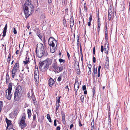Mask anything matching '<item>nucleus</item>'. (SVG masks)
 Here are the masks:
<instances>
[{"mask_svg": "<svg viewBox=\"0 0 130 130\" xmlns=\"http://www.w3.org/2000/svg\"><path fill=\"white\" fill-rule=\"evenodd\" d=\"M59 106H60L59 104L58 103H56V112H58V110L59 109Z\"/></svg>", "mask_w": 130, "mask_h": 130, "instance_id": "26", "label": "nucleus"}, {"mask_svg": "<svg viewBox=\"0 0 130 130\" xmlns=\"http://www.w3.org/2000/svg\"><path fill=\"white\" fill-rule=\"evenodd\" d=\"M37 35L43 43H45L46 41L45 38L44 36L42 38V35L39 33H37Z\"/></svg>", "mask_w": 130, "mask_h": 130, "instance_id": "16", "label": "nucleus"}, {"mask_svg": "<svg viewBox=\"0 0 130 130\" xmlns=\"http://www.w3.org/2000/svg\"><path fill=\"white\" fill-rule=\"evenodd\" d=\"M74 22V18L73 16H72L70 19V23Z\"/></svg>", "mask_w": 130, "mask_h": 130, "instance_id": "36", "label": "nucleus"}, {"mask_svg": "<svg viewBox=\"0 0 130 130\" xmlns=\"http://www.w3.org/2000/svg\"><path fill=\"white\" fill-rule=\"evenodd\" d=\"M27 113L29 119L31 117V110L29 109H28L27 110Z\"/></svg>", "mask_w": 130, "mask_h": 130, "instance_id": "23", "label": "nucleus"}, {"mask_svg": "<svg viewBox=\"0 0 130 130\" xmlns=\"http://www.w3.org/2000/svg\"><path fill=\"white\" fill-rule=\"evenodd\" d=\"M61 76H60L58 77L57 79V80L58 82H60L61 81Z\"/></svg>", "mask_w": 130, "mask_h": 130, "instance_id": "45", "label": "nucleus"}, {"mask_svg": "<svg viewBox=\"0 0 130 130\" xmlns=\"http://www.w3.org/2000/svg\"><path fill=\"white\" fill-rule=\"evenodd\" d=\"M23 88L21 86L18 85L15 88L14 93V100L15 101L19 100L23 93Z\"/></svg>", "mask_w": 130, "mask_h": 130, "instance_id": "4", "label": "nucleus"}, {"mask_svg": "<svg viewBox=\"0 0 130 130\" xmlns=\"http://www.w3.org/2000/svg\"><path fill=\"white\" fill-rule=\"evenodd\" d=\"M37 46L36 54L38 57L40 58L48 55L47 51L44 49L43 44H40L39 45L37 44Z\"/></svg>", "mask_w": 130, "mask_h": 130, "instance_id": "2", "label": "nucleus"}, {"mask_svg": "<svg viewBox=\"0 0 130 130\" xmlns=\"http://www.w3.org/2000/svg\"><path fill=\"white\" fill-rule=\"evenodd\" d=\"M11 54L10 53H9L8 55L7 58H11Z\"/></svg>", "mask_w": 130, "mask_h": 130, "instance_id": "53", "label": "nucleus"}, {"mask_svg": "<svg viewBox=\"0 0 130 130\" xmlns=\"http://www.w3.org/2000/svg\"><path fill=\"white\" fill-rule=\"evenodd\" d=\"M79 126L80 127H81V126H83V124H81V121H80V120H79Z\"/></svg>", "mask_w": 130, "mask_h": 130, "instance_id": "57", "label": "nucleus"}, {"mask_svg": "<svg viewBox=\"0 0 130 130\" xmlns=\"http://www.w3.org/2000/svg\"><path fill=\"white\" fill-rule=\"evenodd\" d=\"M84 95H82L80 97V101H81L82 102H83V101H84Z\"/></svg>", "mask_w": 130, "mask_h": 130, "instance_id": "35", "label": "nucleus"}, {"mask_svg": "<svg viewBox=\"0 0 130 130\" xmlns=\"http://www.w3.org/2000/svg\"><path fill=\"white\" fill-rule=\"evenodd\" d=\"M36 115L35 114H33V121H36Z\"/></svg>", "mask_w": 130, "mask_h": 130, "instance_id": "41", "label": "nucleus"}, {"mask_svg": "<svg viewBox=\"0 0 130 130\" xmlns=\"http://www.w3.org/2000/svg\"><path fill=\"white\" fill-rule=\"evenodd\" d=\"M84 11L87 12L88 11V9L87 7V4L85 3L84 5Z\"/></svg>", "mask_w": 130, "mask_h": 130, "instance_id": "27", "label": "nucleus"}, {"mask_svg": "<svg viewBox=\"0 0 130 130\" xmlns=\"http://www.w3.org/2000/svg\"><path fill=\"white\" fill-rule=\"evenodd\" d=\"M3 107V102H0V109L2 110Z\"/></svg>", "mask_w": 130, "mask_h": 130, "instance_id": "42", "label": "nucleus"}, {"mask_svg": "<svg viewBox=\"0 0 130 130\" xmlns=\"http://www.w3.org/2000/svg\"><path fill=\"white\" fill-rule=\"evenodd\" d=\"M19 112V108H17L15 109L13 112V115L14 117H16Z\"/></svg>", "mask_w": 130, "mask_h": 130, "instance_id": "20", "label": "nucleus"}, {"mask_svg": "<svg viewBox=\"0 0 130 130\" xmlns=\"http://www.w3.org/2000/svg\"><path fill=\"white\" fill-rule=\"evenodd\" d=\"M101 52H102L103 53V52L104 51V47L103 45H101Z\"/></svg>", "mask_w": 130, "mask_h": 130, "instance_id": "47", "label": "nucleus"}, {"mask_svg": "<svg viewBox=\"0 0 130 130\" xmlns=\"http://www.w3.org/2000/svg\"><path fill=\"white\" fill-rule=\"evenodd\" d=\"M36 121H33L31 124V126L33 128L35 127L36 125Z\"/></svg>", "mask_w": 130, "mask_h": 130, "instance_id": "24", "label": "nucleus"}, {"mask_svg": "<svg viewBox=\"0 0 130 130\" xmlns=\"http://www.w3.org/2000/svg\"><path fill=\"white\" fill-rule=\"evenodd\" d=\"M55 81L52 78H50L48 80V84L50 87H51L54 84Z\"/></svg>", "mask_w": 130, "mask_h": 130, "instance_id": "15", "label": "nucleus"}, {"mask_svg": "<svg viewBox=\"0 0 130 130\" xmlns=\"http://www.w3.org/2000/svg\"><path fill=\"white\" fill-rule=\"evenodd\" d=\"M106 32H107V34L108 33V32L107 31V25L106 24V25H105V33H106Z\"/></svg>", "mask_w": 130, "mask_h": 130, "instance_id": "38", "label": "nucleus"}, {"mask_svg": "<svg viewBox=\"0 0 130 130\" xmlns=\"http://www.w3.org/2000/svg\"><path fill=\"white\" fill-rule=\"evenodd\" d=\"M34 78L36 85H38L39 80V72L38 68H35L34 71Z\"/></svg>", "mask_w": 130, "mask_h": 130, "instance_id": "9", "label": "nucleus"}, {"mask_svg": "<svg viewBox=\"0 0 130 130\" xmlns=\"http://www.w3.org/2000/svg\"><path fill=\"white\" fill-rule=\"evenodd\" d=\"M79 87V83L77 81L75 80V84H74V87Z\"/></svg>", "mask_w": 130, "mask_h": 130, "instance_id": "25", "label": "nucleus"}, {"mask_svg": "<svg viewBox=\"0 0 130 130\" xmlns=\"http://www.w3.org/2000/svg\"><path fill=\"white\" fill-rule=\"evenodd\" d=\"M96 60V58L95 57H94V55L93 58V63H94L95 62Z\"/></svg>", "mask_w": 130, "mask_h": 130, "instance_id": "48", "label": "nucleus"}, {"mask_svg": "<svg viewBox=\"0 0 130 130\" xmlns=\"http://www.w3.org/2000/svg\"><path fill=\"white\" fill-rule=\"evenodd\" d=\"M12 84V83H9L8 85V88L5 91V97L7 99L9 100L11 99L12 94H11V91Z\"/></svg>", "mask_w": 130, "mask_h": 130, "instance_id": "6", "label": "nucleus"}, {"mask_svg": "<svg viewBox=\"0 0 130 130\" xmlns=\"http://www.w3.org/2000/svg\"><path fill=\"white\" fill-rule=\"evenodd\" d=\"M108 50H109L108 46V45L107 48H104L105 52L107 55L108 54Z\"/></svg>", "mask_w": 130, "mask_h": 130, "instance_id": "30", "label": "nucleus"}, {"mask_svg": "<svg viewBox=\"0 0 130 130\" xmlns=\"http://www.w3.org/2000/svg\"><path fill=\"white\" fill-rule=\"evenodd\" d=\"M47 119H50L51 117L50 115L49 114H47Z\"/></svg>", "mask_w": 130, "mask_h": 130, "instance_id": "61", "label": "nucleus"}, {"mask_svg": "<svg viewBox=\"0 0 130 130\" xmlns=\"http://www.w3.org/2000/svg\"><path fill=\"white\" fill-rule=\"evenodd\" d=\"M89 68V71L88 73V75H89L91 74V68Z\"/></svg>", "mask_w": 130, "mask_h": 130, "instance_id": "37", "label": "nucleus"}, {"mask_svg": "<svg viewBox=\"0 0 130 130\" xmlns=\"http://www.w3.org/2000/svg\"><path fill=\"white\" fill-rule=\"evenodd\" d=\"M13 33L14 34H15L17 33V31L15 28H13Z\"/></svg>", "mask_w": 130, "mask_h": 130, "instance_id": "50", "label": "nucleus"}, {"mask_svg": "<svg viewBox=\"0 0 130 130\" xmlns=\"http://www.w3.org/2000/svg\"><path fill=\"white\" fill-rule=\"evenodd\" d=\"M60 126H57L56 127V130H60Z\"/></svg>", "mask_w": 130, "mask_h": 130, "instance_id": "59", "label": "nucleus"}, {"mask_svg": "<svg viewBox=\"0 0 130 130\" xmlns=\"http://www.w3.org/2000/svg\"><path fill=\"white\" fill-rule=\"evenodd\" d=\"M92 20V15L91 14H90L89 18V20L90 21H91Z\"/></svg>", "mask_w": 130, "mask_h": 130, "instance_id": "52", "label": "nucleus"}, {"mask_svg": "<svg viewBox=\"0 0 130 130\" xmlns=\"http://www.w3.org/2000/svg\"><path fill=\"white\" fill-rule=\"evenodd\" d=\"M7 24H6L5 25V26L3 30V37H5L6 36V33L7 32Z\"/></svg>", "mask_w": 130, "mask_h": 130, "instance_id": "18", "label": "nucleus"}, {"mask_svg": "<svg viewBox=\"0 0 130 130\" xmlns=\"http://www.w3.org/2000/svg\"><path fill=\"white\" fill-rule=\"evenodd\" d=\"M11 58L9 59V58H7V62H8V64H9L10 61L11 60Z\"/></svg>", "mask_w": 130, "mask_h": 130, "instance_id": "63", "label": "nucleus"}, {"mask_svg": "<svg viewBox=\"0 0 130 130\" xmlns=\"http://www.w3.org/2000/svg\"><path fill=\"white\" fill-rule=\"evenodd\" d=\"M61 112L62 117V123L63 124H65L66 123V121L65 120V116L64 113V112L62 110H61Z\"/></svg>", "mask_w": 130, "mask_h": 130, "instance_id": "14", "label": "nucleus"}, {"mask_svg": "<svg viewBox=\"0 0 130 130\" xmlns=\"http://www.w3.org/2000/svg\"><path fill=\"white\" fill-rule=\"evenodd\" d=\"M94 120L93 119L91 124L90 130H94Z\"/></svg>", "mask_w": 130, "mask_h": 130, "instance_id": "22", "label": "nucleus"}, {"mask_svg": "<svg viewBox=\"0 0 130 130\" xmlns=\"http://www.w3.org/2000/svg\"><path fill=\"white\" fill-rule=\"evenodd\" d=\"M31 93L32 94V95L31 96V98L32 100L33 103L34 104V105H36L37 104V101L36 100L35 96L34 94V93L32 89L31 90Z\"/></svg>", "mask_w": 130, "mask_h": 130, "instance_id": "12", "label": "nucleus"}, {"mask_svg": "<svg viewBox=\"0 0 130 130\" xmlns=\"http://www.w3.org/2000/svg\"><path fill=\"white\" fill-rule=\"evenodd\" d=\"M64 26L67 27V21L66 20L64 19L63 20V23Z\"/></svg>", "mask_w": 130, "mask_h": 130, "instance_id": "33", "label": "nucleus"}, {"mask_svg": "<svg viewBox=\"0 0 130 130\" xmlns=\"http://www.w3.org/2000/svg\"><path fill=\"white\" fill-rule=\"evenodd\" d=\"M6 83H8L9 82L10 77L8 74V72L6 74Z\"/></svg>", "mask_w": 130, "mask_h": 130, "instance_id": "21", "label": "nucleus"}, {"mask_svg": "<svg viewBox=\"0 0 130 130\" xmlns=\"http://www.w3.org/2000/svg\"><path fill=\"white\" fill-rule=\"evenodd\" d=\"M111 124V118H109V119H108V124L110 125Z\"/></svg>", "mask_w": 130, "mask_h": 130, "instance_id": "56", "label": "nucleus"}, {"mask_svg": "<svg viewBox=\"0 0 130 130\" xmlns=\"http://www.w3.org/2000/svg\"><path fill=\"white\" fill-rule=\"evenodd\" d=\"M6 121L7 123V125L10 126L9 128H13V126L12 124L11 121L9 120L6 118Z\"/></svg>", "mask_w": 130, "mask_h": 130, "instance_id": "13", "label": "nucleus"}, {"mask_svg": "<svg viewBox=\"0 0 130 130\" xmlns=\"http://www.w3.org/2000/svg\"><path fill=\"white\" fill-rule=\"evenodd\" d=\"M93 53L94 55H95V47L94 46L93 49Z\"/></svg>", "mask_w": 130, "mask_h": 130, "instance_id": "62", "label": "nucleus"}, {"mask_svg": "<svg viewBox=\"0 0 130 130\" xmlns=\"http://www.w3.org/2000/svg\"><path fill=\"white\" fill-rule=\"evenodd\" d=\"M98 24H101L100 21V20L99 15H98Z\"/></svg>", "mask_w": 130, "mask_h": 130, "instance_id": "49", "label": "nucleus"}, {"mask_svg": "<svg viewBox=\"0 0 130 130\" xmlns=\"http://www.w3.org/2000/svg\"><path fill=\"white\" fill-rule=\"evenodd\" d=\"M26 114L24 113L22 114L19 123V126L21 128L25 127L27 126V124L25 122Z\"/></svg>", "mask_w": 130, "mask_h": 130, "instance_id": "7", "label": "nucleus"}, {"mask_svg": "<svg viewBox=\"0 0 130 130\" xmlns=\"http://www.w3.org/2000/svg\"><path fill=\"white\" fill-rule=\"evenodd\" d=\"M75 63H74V66H77V65L78 64H79V63L78 62L77 60L76 61L75 60Z\"/></svg>", "mask_w": 130, "mask_h": 130, "instance_id": "46", "label": "nucleus"}, {"mask_svg": "<svg viewBox=\"0 0 130 130\" xmlns=\"http://www.w3.org/2000/svg\"><path fill=\"white\" fill-rule=\"evenodd\" d=\"M67 56L68 57V59L70 60V54H69V53L67 51Z\"/></svg>", "mask_w": 130, "mask_h": 130, "instance_id": "58", "label": "nucleus"}, {"mask_svg": "<svg viewBox=\"0 0 130 130\" xmlns=\"http://www.w3.org/2000/svg\"><path fill=\"white\" fill-rule=\"evenodd\" d=\"M101 26V24H98L97 27V30L98 34H99L100 31V28Z\"/></svg>", "mask_w": 130, "mask_h": 130, "instance_id": "32", "label": "nucleus"}, {"mask_svg": "<svg viewBox=\"0 0 130 130\" xmlns=\"http://www.w3.org/2000/svg\"><path fill=\"white\" fill-rule=\"evenodd\" d=\"M2 45L3 46L2 48H4V50H6V46H5L3 44H2Z\"/></svg>", "mask_w": 130, "mask_h": 130, "instance_id": "60", "label": "nucleus"}, {"mask_svg": "<svg viewBox=\"0 0 130 130\" xmlns=\"http://www.w3.org/2000/svg\"><path fill=\"white\" fill-rule=\"evenodd\" d=\"M29 58L28 56V54H27L25 58V60L23 61V62L25 64H27L29 62Z\"/></svg>", "mask_w": 130, "mask_h": 130, "instance_id": "19", "label": "nucleus"}, {"mask_svg": "<svg viewBox=\"0 0 130 130\" xmlns=\"http://www.w3.org/2000/svg\"><path fill=\"white\" fill-rule=\"evenodd\" d=\"M95 87H94L93 89L92 90V92H93V96L94 95V94L95 93Z\"/></svg>", "mask_w": 130, "mask_h": 130, "instance_id": "44", "label": "nucleus"}, {"mask_svg": "<svg viewBox=\"0 0 130 130\" xmlns=\"http://www.w3.org/2000/svg\"><path fill=\"white\" fill-rule=\"evenodd\" d=\"M57 43V41L53 38L50 37L49 38L48 43L50 46H51L52 47L55 46V43Z\"/></svg>", "mask_w": 130, "mask_h": 130, "instance_id": "11", "label": "nucleus"}, {"mask_svg": "<svg viewBox=\"0 0 130 130\" xmlns=\"http://www.w3.org/2000/svg\"><path fill=\"white\" fill-rule=\"evenodd\" d=\"M86 89V86L85 85H84L82 87V89L83 90H85Z\"/></svg>", "mask_w": 130, "mask_h": 130, "instance_id": "54", "label": "nucleus"}, {"mask_svg": "<svg viewBox=\"0 0 130 130\" xmlns=\"http://www.w3.org/2000/svg\"><path fill=\"white\" fill-rule=\"evenodd\" d=\"M101 68V66L100 65H99V66L98 70V72H100V70Z\"/></svg>", "mask_w": 130, "mask_h": 130, "instance_id": "64", "label": "nucleus"}, {"mask_svg": "<svg viewBox=\"0 0 130 130\" xmlns=\"http://www.w3.org/2000/svg\"><path fill=\"white\" fill-rule=\"evenodd\" d=\"M20 63L19 60H18L14 64L13 68L11 71V74L13 78H14L15 76L20 71Z\"/></svg>", "mask_w": 130, "mask_h": 130, "instance_id": "5", "label": "nucleus"}, {"mask_svg": "<svg viewBox=\"0 0 130 130\" xmlns=\"http://www.w3.org/2000/svg\"><path fill=\"white\" fill-rule=\"evenodd\" d=\"M52 67L53 69V71L55 72L58 73L63 70L62 67L58 66L57 62L55 61L53 64Z\"/></svg>", "mask_w": 130, "mask_h": 130, "instance_id": "8", "label": "nucleus"}, {"mask_svg": "<svg viewBox=\"0 0 130 130\" xmlns=\"http://www.w3.org/2000/svg\"><path fill=\"white\" fill-rule=\"evenodd\" d=\"M74 88V91L75 92V94L76 96L77 95V90L79 88V87H75Z\"/></svg>", "mask_w": 130, "mask_h": 130, "instance_id": "28", "label": "nucleus"}, {"mask_svg": "<svg viewBox=\"0 0 130 130\" xmlns=\"http://www.w3.org/2000/svg\"><path fill=\"white\" fill-rule=\"evenodd\" d=\"M80 57H81V60L82 61V64L83 65V54L82 53V52H80Z\"/></svg>", "mask_w": 130, "mask_h": 130, "instance_id": "29", "label": "nucleus"}, {"mask_svg": "<svg viewBox=\"0 0 130 130\" xmlns=\"http://www.w3.org/2000/svg\"><path fill=\"white\" fill-rule=\"evenodd\" d=\"M114 15V10L112 9H109L108 11V18L109 21H112L113 19Z\"/></svg>", "mask_w": 130, "mask_h": 130, "instance_id": "10", "label": "nucleus"}, {"mask_svg": "<svg viewBox=\"0 0 130 130\" xmlns=\"http://www.w3.org/2000/svg\"><path fill=\"white\" fill-rule=\"evenodd\" d=\"M30 0H26L24 4V13L27 18L31 15L34 11L33 6L31 5Z\"/></svg>", "mask_w": 130, "mask_h": 130, "instance_id": "1", "label": "nucleus"}, {"mask_svg": "<svg viewBox=\"0 0 130 130\" xmlns=\"http://www.w3.org/2000/svg\"><path fill=\"white\" fill-rule=\"evenodd\" d=\"M105 67L107 69L108 68H109V59L107 56H106V60L105 62Z\"/></svg>", "mask_w": 130, "mask_h": 130, "instance_id": "17", "label": "nucleus"}, {"mask_svg": "<svg viewBox=\"0 0 130 130\" xmlns=\"http://www.w3.org/2000/svg\"><path fill=\"white\" fill-rule=\"evenodd\" d=\"M95 66H94L93 68V73H92V75H93V76H95Z\"/></svg>", "mask_w": 130, "mask_h": 130, "instance_id": "34", "label": "nucleus"}, {"mask_svg": "<svg viewBox=\"0 0 130 130\" xmlns=\"http://www.w3.org/2000/svg\"><path fill=\"white\" fill-rule=\"evenodd\" d=\"M52 62V60L49 58H47L45 60L39 62V67L42 71L45 72L48 69Z\"/></svg>", "mask_w": 130, "mask_h": 130, "instance_id": "3", "label": "nucleus"}, {"mask_svg": "<svg viewBox=\"0 0 130 130\" xmlns=\"http://www.w3.org/2000/svg\"><path fill=\"white\" fill-rule=\"evenodd\" d=\"M75 68L76 70L78 71H79L80 69L79 64H78L77 66H75Z\"/></svg>", "mask_w": 130, "mask_h": 130, "instance_id": "31", "label": "nucleus"}, {"mask_svg": "<svg viewBox=\"0 0 130 130\" xmlns=\"http://www.w3.org/2000/svg\"><path fill=\"white\" fill-rule=\"evenodd\" d=\"M61 98V96H60L58 98V99L57 100V103H59L60 102V98Z\"/></svg>", "mask_w": 130, "mask_h": 130, "instance_id": "43", "label": "nucleus"}, {"mask_svg": "<svg viewBox=\"0 0 130 130\" xmlns=\"http://www.w3.org/2000/svg\"><path fill=\"white\" fill-rule=\"evenodd\" d=\"M56 121V119H55L54 121V125L55 126H57Z\"/></svg>", "mask_w": 130, "mask_h": 130, "instance_id": "51", "label": "nucleus"}, {"mask_svg": "<svg viewBox=\"0 0 130 130\" xmlns=\"http://www.w3.org/2000/svg\"><path fill=\"white\" fill-rule=\"evenodd\" d=\"M70 27H71V29H72V27H73V25H74V22H73H73L70 23Z\"/></svg>", "mask_w": 130, "mask_h": 130, "instance_id": "40", "label": "nucleus"}, {"mask_svg": "<svg viewBox=\"0 0 130 130\" xmlns=\"http://www.w3.org/2000/svg\"><path fill=\"white\" fill-rule=\"evenodd\" d=\"M87 66L88 68H91L92 66L91 64H87Z\"/></svg>", "mask_w": 130, "mask_h": 130, "instance_id": "55", "label": "nucleus"}, {"mask_svg": "<svg viewBox=\"0 0 130 130\" xmlns=\"http://www.w3.org/2000/svg\"><path fill=\"white\" fill-rule=\"evenodd\" d=\"M59 62L60 63H64L65 62V60L64 59H63L61 58L59 59Z\"/></svg>", "mask_w": 130, "mask_h": 130, "instance_id": "39", "label": "nucleus"}]
</instances>
